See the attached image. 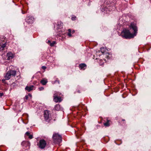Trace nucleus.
Returning <instances> with one entry per match:
<instances>
[{
	"label": "nucleus",
	"instance_id": "obj_13",
	"mask_svg": "<svg viewBox=\"0 0 151 151\" xmlns=\"http://www.w3.org/2000/svg\"><path fill=\"white\" fill-rule=\"evenodd\" d=\"M33 87L34 86H27L26 87L25 89L28 91L29 92L31 91L32 90Z\"/></svg>",
	"mask_w": 151,
	"mask_h": 151
},
{
	"label": "nucleus",
	"instance_id": "obj_4",
	"mask_svg": "<svg viewBox=\"0 0 151 151\" xmlns=\"http://www.w3.org/2000/svg\"><path fill=\"white\" fill-rule=\"evenodd\" d=\"M53 97L54 101L56 103L61 102L63 100L62 96H58L56 94H54Z\"/></svg>",
	"mask_w": 151,
	"mask_h": 151
},
{
	"label": "nucleus",
	"instance_id": "obj_25",
	"mask_svg": "<svg viewBox=\"0 0 151 151\" xmlns=\"http://www.w3.org/2000/svg\"><path fill=\"white\" fill-rule=\"evenodd\" d=\"M29 138L30 139H32L33 138V136L32 135H30L29 136Z\"/></svg>",
	"mask_w": 151,
	"mask_h": 151
},
{
	"label": "nucleus",
	"instance_id": "obj_19",
	"mask_svg": "<svg viewBox=\"0 0 151 151\" xmlns=\"http://www.w3.org/2000/svg\"><path fill=\"white\" fill-rule=\"evenodd\" d=\"M106 50V48L104 47H101L100 49V51L102 53H104Z\"/></svg>",
	"mask_w": 151,
	"mask_h": 151
},
{
	"label": "nucleus",
	"instance_id": "obj_18",
	"mask_svg": "<svg viewBox=\"0 0 151 151\" xmlns=\"http://www.w3.org/2000/svg\"><path fill=\"white\" fill-rule=\"evenodd\" d=\"M109 120H107L106 122L104 124V126L106 127H109L110 125V124L109 123Z\"/></svg>",
	"mask_w": 151,
	"mask_h": 151
},
{
	"label": "nucleus",
	"instance_id": "obj_17",
	"mask_svg": "<svg viewBox=\"0 0 151 151\" xmlns=\"http://www.w3.org/2000/svg\"><path fill=\"white\" fill-rule=\"evenodd\" d=\"M29 96H30L31 98L32 97L31 95V94H29L28 95H26L25 96V97L24 98V100L25 101H26L25 100H27L28 99Z\"/></svg>",
	"mask_w": 151,
	"mask_h": 151
},
{
	"label": "nucleus",
	"instance_id": "obj_11",
	"mask_svg": "<svg viewBox=\"0 0 151 151\" xmlns=\"http://www.w3.org/2000/svg\"><path fill=\"white\" fill-rule=\"evenodd\" d=\"M11 77H12V76L10 74V73L8 71L5 76V79H6V80H9L10 79Z\"/></svg>",
	"mask_w": 151,
	"mask_h": 151
},
{
	"label": "nucleus",
	"instance_id": "obj_28",
	"mask_svg": "<svg viewBox=\"0 0 151 151\" xmlns=\"http://www.w3.org/2000/svg\"><path fill=\"white\" fill-rule=\"evenodd\" d=\"M4 95L3 93H0V97Z\"/></svg>",
	"mask_w": 151,
	"mask_h": 151
},
{
	"label": "nucleus",
	"instance_id": "obj_32",
	"mask_svg": "<svg viewBox=\"0 0 151 151\" xmlns=\"http://www.w3.org/2000/svg\"><path fill=\"white\" fill-rule=\"evenodd\" d=\"M75 32V31L74 30H73L72 31V33H73Z\"/></svg>",
	"mask_w": 151,
	"mask_h": 151
},
{
	"label": "nucleus",
	"instance_id": "obj_3",
	"mask_svg": "<svg viewBox=\"0 0 151 151\" xmlns=\"http://www.w3.org/2000/svg\"><path fill=\"white\" fill-rule=\"evenodd\" d=\"M47 143L46 141L43 139L40 140L37 143V146L41 149H44Z\"/></svg>",
	"mask_w": 151,
	"mask_h": 151
},
{
	"label": "nucleus",
	"instance_id": "obj_24",
	"mask_svg": "<svg viewBox=\"0 0 151 151\" xmlns=\"http://www.w3.org/2000/svg\"><path fill=\"white\" fill-rule=\"evenodd\" d=\"M26 134L27 136H29L30 134V133L29 132H27L26 133Z\"/></svg>",
	"mask_w": 151,
	"mask_h": 151
},
{
	"label": "nucleus",
	"instance_id": "obj_21",
	"mask_svg": "<svg viewBox=\"0 0 151 151\" xmlns=\"http://www.w3.org/2000/svg\"><path fill=\"white\" fill-rule=\"evenodd\" d=\"M56 44L55 41H53L52 42H50V45L51 46H53Z\"/></svg>",
	"mask_w": 151,
	"mask_h": 151
},
{
	"label": "nucleus",
	"instance_id": "obj_15",
	"mask_svg": "<svg viewBox=\"0 0 151 151\" xmlns=\"http://www.w3.org/2000/svg\"><path fill=\"white\" fill-rule=\"evenodd\" d=\"M40 83L42 84V85H45L47 82V80H45L44 79L41 80L40 81Z\"/></svg>",
	"mask_w": 151,
	"mask_h": 151
},
{
	"label": "nucleus",
	"instance_id": "obj_33",
	"mask_svg": "<svg viewBox=\"0 0 151 151\" xmlns=\"http://www.w3.org/2000/svg\"><path fill=\"white\" fill-rule=\"evenodd\" d=\"M48 43H50V42H51L50 40H48Z\"/></svg>",
	"mask_w": 151,
	"mask_h": 151
},
{
	"label": "nucleus",
	"instance_id": "obj_27",
	"mask_svg": "<svg viewBox=\"0 0 151 151\" xmlns=\"http://www.w3.org/2000/svg\"><path fill=\"white\" fill-rule=\"evenodd\" d=\"M68 35L69 36V37H71L72 36V35H71V33H68Z\"/></svg>",
	"mask_w": 151,
	"mask_h": 151
},
{
	"label": "nucleus",
	"instance_id": "obj_22",
	"mask_svg": "<svg viewBox=\"0 0 151 151\" xmlns=\"http://www.w3.org/2000/svg\"><path fill=\"white\" fill-rule=\"evenodd\" d=\"M76 17L75 16V17H72V18H71V19L73 20V21H74V20H75L76 19Z\"/></svg>",
	"mask_w": 151,
	"mask_h": 151
},
{
	"label": "nucleus",
	"instance_id": "obj_34",
	"mask_svg": "<svg viewBox=\"0 0 151 151\" xmlns=\"http://www.w3.org/2000/svg\"><path fill=\"white\" fill-rule=\"evenodd\" d=\"M122 121H125V119H122Z\"/></svg>",
	"mask_w": 151,
	"mask_h": 151
},
{
	"label": "nucleus",
	"instance_id": "obj_1",
	"mask_svg": "<svg viewBox=\"0 0 151 151\" xmlns=\"http://www.w3.org/2000/svg\"><path fill=\"white\" fill-rule=\"evenodd\" d=\"M130 28H132L134 30V33L133 34L131 33L129 30L127 29H124L122 32V36L125 39H131L134 37L136 35L138 31L137 27L136 24L134 23H131L129 26Z\"/></svg>",
	"mask_w": 151,
	"mask_h": 151
},
{
	"label": "nucleus",
	"instance_id": "obj_14",
	"mask_svg": "<svg viewBox=\"0 0 151 151\" xmlns=\"http://www.w3.org/2000/svg\"><path fill=\"white\" fill-rule=\"evenodd\" d=\"M54 109L57 111L59 110L60 109V105L59 104L56 105L55 106Z\"/></svg>",
	"mask_w": 151,
	"mask_h": 151
},
{
	"label": "nucleus",
	"instance_id": "obj_16",
	"mask_svg": "<svg viewBox=\"0 0 151 151\" xmlns=\"http://www.w3.org/2000/svg\"><path fill=\"white\" fill-rule=\"evenodd\" d=\"M62 23L61 22H58L57 25V27L58 29H60L62 28Z\"/></svg>",
	"mask_w": 151,
	"mask_h": 151
},
{
	"label": "nucleus",
	"instance_id": "obj_31",
	"mask_svg": "<svg viewBox=\"0 0 151 151\" xmlns=\"http://www.w3.org/2000/svg\"><path fill=\"white\" fill-rule=\"evenodd\" d=\"M57 81H55V82H57ZM58 81V83L59 84V83H60V82L59 81Z\"/></svg>",
	"mask_w": 151,
	"mask_h": 151
},
{
	"label": "nucleus",
	"instance_id": "obj_26",
	"mask_svg": "<svg viewBox=\"0 0 151 151\" xmlns=\"http://www.w3.org/2000/svg\"><path fill=\"white\" fill-rule=\"evenodd\" d=\"M46 68V67L45 66H42V68L44 70H45Z\"/></svg>",
	"mask_w": 151,
	"mask_h": 151
},
{
	"label": "nucleus",
	"instance_id": "obj_9",
	"mask_svg": "<svg viewBox=\"0 0 151 151\" xmlns=\"http://www.w3.org/2000/svg\"><path fill=\"white\" fill-rule=\"evenodd\" d=\"M79 68L81 70H84L87 66V65L86 64L83 63L80 64L79 65Z\"/></svg>",
	"mask_w": 151,
	"mask_h": 151
},
{
	"label": "nucleus",
	"instance_id": "obj_23",
	"mask_svg": "<svg viewBox=\"0 0 151 151\" xmlns=\"http://www.w3.org/2000/svg\"><path fill=\"white\" fill-rule=\"evenodd\" d=\"M39 90L40 91H42L44 89V88L43 87H40L39 88Z\"/></svg>",
	"mask_w": 151,
	"mask_h": 151
},
{
	"label": "nucleus",
	"instance_id": "obj_12",
	"mask_svg": "<svg viewBox=\"0 0 151 151\" xmlns=\"http://www.w3.org/2000/svg\"><path fill=\"white\" fill-rule=\"evenodd\" d=\"M6 46V43L0 44V51H3Z\"/></svg>",
	"mask_w": 151,
	"mask_h": 151
},
{
	"label": "nucleus",
	"instance_id": "obj_30",
	"mask_svg": "<svg viewBox=\"0 0 151 151\" xmlns=\"http://www.w3.org/2000/svg\"><path fill=\"white\" fill-rule=\"evenodd\" d=\"M6 80V79H3L2 80V82L3 83H4L5 82V81Z\"/></svg>",
	"mask_w": 151,
	"mask_h": 151
},
{
	"label": "nucleus",
	"instance_id": "obj_7",
	"mask_svg": "<svg viewBox=\"0 0 151 151\" xmlns=\"http://www.w3.org/2000/svg\"><path fill=\"white\" fill-rule=\"evenodd\" d=\"M7 60H9L13 58L14 56L12 52H9L7 54Z\"/></svg>",
	"mask_w": 151,
	"mask_h": 151
},
{
	"label": "nucleus",
	"instance_id": "obj_8",
	"mask_svg": "<svg viewBox=\"0 0 151 151\" xmlns=\"http://www.w3.org/2000/svg\"><path fill=\"white\" fill-rule=\"evenodd\" d=\"M44 117L46 120H47L49 118V113L48 111L46 110L44 111Z\"/></svg>",
	"mask_w": 151,
	"mask_h": 151
},
{
	"label": "nucleus",
	"instance_id": "obj_20",
	"mask_svg": "<svg viewBox=\"0 0 151 151\" xmlns=\"http://www.w3.org/2000/svg\"><path fill=\"white\" fill-rule=\"evenodd\" d=\"M54 94H56L58 95V96H63V95L60 93L58 92H55V93Z\"/></svg>",
	"mask_w": 151,
	"mask_h": 151
},
{
	"label": "nucleus",
	"instance_id": "obj_2",
	"mask_svg": "<svg viewBox=\"0 0 151 151\" xmlns=\"http://www.w3.org/2000/svg\"><path fill=\"white\" fill-rule=\"evenodd\" d=\"M52 138L54 142L56 144H59L62 141V135L55 132H54Z\"/></svg>",
	"mask_w": 151,
	"mask_h": 151
},
{
	"label": "nucleus",
	"instance_id": "obj_5",
	"mask_svg": "<svg viewBox=\"0 0 151 151\" xmlns=\"http://www.w3.org/2000/svg\"><path fill=\"white\" fill-rule=\"evenodd\" d=\"M34 18L32 17H28L26 19V22L29 24L32 23L34 20Z\"/></svg>",
	"mask_w": 151,
	"mask_h": 151
},
{
	"label": "nucleus",
	"instance_id": "obj_10",
	"mask_svg": "<svg viewBox=\"0 0 151 151\" xmlns=\"http://www.w3.org/2000/svg\"><path fill=\"white\" fill-rule=\"evenodd\" d=\"M12 77L15 76L17 74V71L15 70H11L8 71Z\"/></svg>",
	"mask_w": 151,
	"mask_h": 151
},
{
	"label": "nucleus",
	"instance_id": "obj_29",
	"mask_svg": "<svg viewBox=\"0 0 151 151\" xmlns=\"http://www.w3.org/2000/svg\"><path fill=\"white\" fill-rule=\"evenodd\" d=\"M68 33H71V30L70 29H68Z\"/></svg>",
	"mask_w": 151,
	"mask_h": 151
},
{
	"label": "nucleus",
	"instance_id": "obj_6",
	"mask_svg": "<svg viewBox=\"0 0 151 151\" xmlns=\"http://www.w3.org/2000/svg\"><path fill=\"white\" fill-rule=\"evenodd\" d=\"M22 146H23L25 147H28L29 148L30 146V143L28 141H24L22 142Z\"/></svg>",
	"mask_w": 151,
	"mask_h": 151
}]
</instances>
